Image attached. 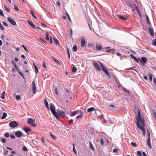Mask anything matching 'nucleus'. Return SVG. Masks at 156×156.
I'll list each match as a JSON object with an SVG mask.
<instances>
[{
    "instance_id": "1",
    "label": "nucleus",
    "mask_w": 156,
    "mask_h": 156,
    "mask_svg": "<svg viewBox=\"0 0 156 156\" xmlns=\"http://www.w3.org/2000/svg\"><path fill=\"white\" fill-rule=\"evenodd\" d=\"M138 116L139 120L142 126L140 125V123L137 121L136 122V125L138 128L142 130L144 136H145V131L144 127L145 126V123L144 122V120L143 118H142L140 111L139 109L138 110Z\"/></svg>"
},
{
    "instance_id": "2",
    "label": "nucleus",
    "mask_w": 156,
    "mask_h": 156,
    "mask_svg": "<svg viewBox=\"0 0 156 156\" xmlns=\"http://www.w3.org/2000/svg\"><path fill=\"white\" fill-rule=\"evenodd\" d=\"M50 110L54 116L57 119H58L59 115H58L55 111V107L53 104L50 103Z\"/></svg>"
},
{
    "instance_id": "3",
    "label": "nucleus",
    "mask_w": 156,
    "mask_h": 156,
    "mask_svg": "<svg viewBox=\"0 0 156 156\" xmlns=\"http://www.w3.org/2000/svg\"><path fill=\"white\" fill-rule=\"evenodd\" d=\"M99 64H100L101 67L102 68V69L104 72L107 75V76L110 78L111 76L110 74L107 70V68L105 67L104 65L101 62H99Z\"/></svg>"
},
{
    "instance_id": "4",
    "label": "nucleus",
    "mask_w": 156,
    "mask_h": 156,
    "mask_svg": "<svg viewBox=\"0 0 156 156\" xmlns=\"http://www.w3.org/2000/svg\"><path fill=\"white\" fill-rule=\"evenodd\" d=\"M99 64H100L101 67L102 68V69L104 72L107 75V76L110 78L111 76L110 74L107 70V68L105 67L104 65L101 62H99Z\"/></svg>"
},
{
    "instance_id": "5",
    "label": "nucleus",
    "mask_w": 156,
    "mask_h": 156,
    "mask_svg": "<svg viewBox=\"0 0 156 156\" xmlns=\"http://www.w3.org/2000/svg\"><path fill=\"white\" fill-rule=\"evenodd\" d=\"M99 64H100L101 67L102 68V69L104 72L107 75V76L110 78L111 76L110 74L107 70V68L105 67L104 65L101 62H99Z\"/></svg>"
},
{
    "instance_id": "6",
    "label": "nucleus",
    "mask_w": 156,
    "mask_h": 156,
    "mask_svg": "<svg viewBox=\"0 0 156 156\" xmlns=\"http://www.w3.org/2000/svg\"><path fill=\"white\" fill-rule=\"evenodd\" d=\"M103 111H100L98 110H96L95 111V114L97 116L98 118H103V115L102 114V112Z\"/></svg>"
},
{
    "instance_id": "7",
    "label": "nucleus",
    "mask_w": 156,
    "mask_h": 156,
    "mask_svg": "<svg viewBox=\"0 0 156 156\" xmlns=\"http://www.w3.org/2000/svg\"><path fill=\"white\" fill-rule=\"evenodd\" d=\"M18 124L16 121H12L9 123V126L12 128H15L18 126Z\"/></svg>"
},
{
    "instance_id": "8",
    "label": "nucleus",
    "mask_w": 156,
    "mask_h": 156,
    "mask_svg": "<svg viewBox=\"0 0 156 156\" xmlns=\"http://www.w3.org/2000/svg\"><path fill=\"white\" fill-rule=\"evenodd\" d=\"M7 20L9 22L11 23L12 25L15 26L16 25V22L10 17H7Z\"/></svg>"
},
{
    "instance_id": "9",
    "label": "nucleus",
    "mask_w": 156,
    "mask_h": 156,
    "mask_svg": "<svg viewBox=\"0 0 156 156\" xmlns=\"http://www.w3.org/2000/svg\"><path fill=\"white\" fill-rule=\"evenodd\" d=\"M93 64L97 70L98 71H100L101 70V69L99 67L98 64L97 62L94 61L93 62Z\"/></svg>"
},
{
    "instance_id": "10",
    "label": "nucleus",
    "mask_w": 156,
    "mask_h": 156,
    "mask_svg": "<svg viewBox=\"0 0 156 156\" xmlns=\"http://www.w3.org/2000/svg\"><path fill=\"white\" fill-rule=\"evenodd\" d=\"M32 87L33 92L34 94H35L36 90V87L34 81H32Z\"/></svg>"
},
{
    "instance_id": "11",
    "label": "nucleus",
    "mask_w": 156,
    "mask_h": 156,
    "mask_svg": "<svg viewBox=\"0 0 156 156\" xmlns=\"http://www.w3.org/2000/svg\"><path fill=\"white\" fill-rule=\"evenodd\" d=\"M85 44V40L84 38L81 37V39L80 45L81 47H83Z\"/></svg>"
},
{
    "instance_id": "12",
    "label": "nucleus",
    "mask_w": 156,
    "mask_h": 156,
    "mask_svg": "<svg viewBox=\"0 0 156 156\" xmlns=\"http://www.w3.org/2000/svg\"><path fill=\"white\" fill-rule=\"evenodd\" d=\"M76 112V114H78L79 113H80V115H79L78 116H77L76 117V118L77 119H79V118H80L81 117H82L83 116V113H82V112L81 111H79V110H76V111H75Z\"/></svg>"
},
{
    "instance_id": "13",
    "label": "nucleus",
    "mask_w": 156,
    "mask_h": 156,
    "mask_svg": "<svg viewBox=\"0 0 156 156\" xmlns=\"http://www.w3.org/2000/svg\"><path fill=\"white\" fill-rule=\"evenodd\" d=\"M35 121V119L31 118L28 119L27 121V122L28 123V124H31L32 123H33Z\"/></svg>"
},
{
    "instance_id": "14",
    "label": "nucleus",
    "mask_w": 156,
    "mask_h": 156,
    "mask_svg": "<svg viewBox=\"0 0 156 156\" xmlns=\"http://www.w3.org/2000/svg\"><path fill=\"white\" fill-rule=\"evenodd\" d=\"M15 135L16 137H20L22 136V133L21 131H18L15 133Z\"/></svg>"
},
{
    "instance_id": "15",
    "label": "nucleus",
    "mask_w": 156,
    "mask_h": 156,
    "mask_svg": "<svg viewBox=\"0 0 156 156\" xmlns=\"http://www.w3.org/2000/svg\"><path fill=\"white\" fill-rule=\"evenodd\" d=\"M58 112L61 116L63 117H64L66 116L65 112L63 111L58 110Z\"/></svg>"
},
{
    "instance_id": "16",
    "label": "nucleus",
    "mask_w": 156,
    "mask_h": 156,
    "mask_svg": "<svg viewBox=\"0 0 156 156\" xmlns=\"http://www.w3.org/2000/svg\"><path fill=\"white\" fill-rule=\"evenodd\" d=\"M147 145L150 149H151L152 146L151 143V138L148 137L147 139Z\"/></svg>"
},
{
    "instance_id": "17",
    "label": "nucleus",
    "mask_w": 156,
    "mask_h": 156,
    "mask_svg": "<svg viewBox=\"0 0 156 156\" xmlns=\"http://www.w3.org/2000/svg\"><path fill=\"white\" fill-rule=\"evenodd\" d=\"M96 47L98 51H101V46L100 44H96Z\"/></svg>"
},
{
    "instance_id": "18",
    "label": "nucleus",
    "mask_w": 156,
    "mask_h": 156,
    "mask_svg": "<svg viewBox=\"0 0 156 156\" xmlns=\"http://www.w3.org/2000/svg\"><path fill=\"white\" fill-rule=\"evenodd\" d=\"M12 64L14 66L16 69V70L19 71V69H18V67H17V65H16V63L14 62V61L13 60H12Z\"/></svg>"
},
{
    "instance_id": "19",
    "label": "nucleus",
    "mask_w": 156,
    "mask_h": 156,
    "mask_svg": "<svg viewBox=\"0 0 156 156\" xmlns=\"http://www.w3.org/2000/svg\"><path fill=\"white\" fill-rule=\"evenodd\" d=\"M149 32L151 36L153 37L154 35V34L152 29L151 28H149Z\"/></svg>"
},
{
    "instance_id": "20",
    "label": "nucleus",
    "mask_w": 156,
    "mask_h": 156,
    "mask_svg": "<svg viewBox=\"0 0 156 156\" xmlns=\"http://www.w3.org/2000/svg\"><path fill=\"white\" fill-rule=\"evenodd\" d=\"M24 129L26 133H27L31 131V129L30 127H24Z\"/></svg>"
},
{
    "instance_id": "21",
    "label": "nucleus",
    "mask_w": 156,
    "mask_h": 156,
    "mask_svg": "<svg viewBox=\"0 0 156 156\" xmlns=\"http://www.w3.org/2000/svg\"><path fill=\"white\" fill-rule=\"evenodd\" d=\"M28 22L29 24L32 27H33L34 29H35V26L33 24V23H32V22L30 21L29 20H28Z\"/></svg>"
},
{
    "instance_id": "22",
    "label": "nucleus",
    "mask_w": 156,
    "mask_h": 156,
    "mask_svg": "<svg viewBox=\"0 0 156 156\" xmlns=\"http://www.w3.org/2000/svg\"><path fill=\"white\" fill-rule=\"evenodd\" d=\"M33 65L34 66V68L36 73H38V68H37V66L35 64L34 62H33Z\"/></svg>"
},
{
    "instance_id": "23",
    "label": "nucleus",
    "mask_w": 156,
    "mask_h": 156,
    "mask_svg": "<svg viewBox=\"0 0 156 156\" xmlns=\"http://www.w3.org/2000/svg\"><path fill=\"white\" fill-rule=\"evenodd\" d=\"M147 58L145 57H142L141 58V62H143V63H145L147 61Z\"/></svg>"
},
{
    "instance_id": "24",
    "label": "nucleus",
    "mask_w": 156,
    "mask_h": 156,
    "mask_svg": "<svg viewBox=\"0 0 156 156\" xmlns=\"http://www.w3.org/2000/svg\"><path fill=\"white\" fill-rule=\"evenodd\" d=\"M73 151L74 153L76 154H77V153L75 147V145L74 144H73Z\"/></svg>"
},
{
    "instance_id": "25",
    "label": "nucleus",
    "mask_w": 156,
    "mask_h": 156,
    "mask_svg": "<svg viewBox=\"0 0 156 156\" xmlns=\"http://www.w3.org/2000/svg\"><path fill=\"white\" fill-rule=\"evenodd\" d=\"M94 109L93 107L90 108L88 109L87 110V112H92L94 110Z\"/></svg>"
},
{
    "instance_id": "26",
    "label": "nucleus",
    "mask_w": 156,
    "mask_h": 156,
    "mask_svg": "<svg viewBox=\"0 0 156 156\" xmlns=\"http://www.w3.org/2000/svg\"><path fill=\"white\" fill-rule=\"evenodd\" d=\"M7 116V114L5 112H4L1 118V119H5Z\"/></svg>"
},
{
    "instance_id": "27",
    "label": "nucleus",
    "mask_w": 156,
    "mask_h": 156,
    "mask_svg": "<svg viewBox=\"0 0 156 156\" xmlns=\"http://www.w3.org/2000/svg\"><path fill=\"white\" fill-rule=\"evenodd\" d=\"M4 6L5 10L7 12H10V9L9 8L7 7L5 4L4 5Z\"/></svg>"
},
{
    "instance_id": "28",
    "label": "nucleus",
    "mask_w": 156,
    "mask_h": 156,
    "mask_svg": "<svg viewBox=\"0 0 156 156\" xmlns=\"http://www.w3.org/2000/svg\"><path fill=\"white\" fill-rule=\"evenodd\" d=\"M30 13H31V14L33 16L35 19H37V17H36V16H35V15L34 14V12L32 10H30Z\"/></svg>"
},
{
    "instance_id": "29",
    "label": "nucleus",
    "mask_w": 156,
    "mask_h": 156,
    "mask_svg": "<svg viewBox=\"0 0 156 156\" xmlns=\"http://www.w3.org/2000/svg\"><path fill=\"white\" fill-rule=\"evenodd\" d=\"M73 51L75 52H76L77 50V47L76 45H75L73 46Z\"/></svg>"
},
{
    "instance_id": "30",
    "label": "nucleus",
    "mask_w": 156,
    "mask_h": 156,
    "mask_svg": "<svg viewBox=\"0 0 156 156\" xmlns=\"http://www.w3.org/2000/svg\"><path fill=\"white\" fill-rule=\"evenodd\" d=\"M146 20H147V23L149 25H150L151 24V23L149 21V18L147 15H146Z\"/></svg>"
},
{
    "instance_id": "31",
    "label": "nucleus",
    "mask_w": 156,
    "mask_h": 156,
    "mask_svg": "<svg viewBox=\"0 0 156 156\" xmlns=\"http://www.w3.org/2000/svg\"><path fill=\"white\" fill-rule=\"evenodd\" d=\"M149 78H150V80L151 82L152 81V77L153 75L152 74L150 73L149 74Z\"/></svg>"
},
{
    "instance_id": "32",
    "label": "nucleus",
    "mask_w": 156,
    "mask_h": 156,
    "mask_svg": "<svg viewBox=\"0 0 156 156\" xmlns=\"http://www.w3.org/2000/svg\"><path fill=\"white\" fill-rule=\"evenodd\" d=\"M77 68L75 67H73L72 69V71L73 73H75L76 72Z\"/></svg>"
},
{
    "instance_id": "33",
    "label": "nucleus",
    "mask_w": 156,
    "mask_h": 156,
    "mask_svg": "<svg viewBox=\"0 0 156 156\" xmlns=\"http://www.w3.org/2000/svg\"><path fill=\"white\" fill-rule=\"evenodd\" d=\"M89 144L90 145V147L91 148V149L92 150H94V148L93 146V145L91 143V142H90L89 143Z\"/></svg>"
},
{
    "instance_id": "34",
    "label": "nucleus",
    "mask_w": 156,
    "mask_h": 156,
    "mask_svg": "<svg viewBox=\"0 0 156 156\" xmlns=\"http://www.w3.org/2000/svg\"><path fill=\"white\" fill-rule=\"evenodd\" d=\"M152 44L155 46H156V39H154L152 41Z\"/></svg>"
},
{
    "instance_id": "35",
    "label": "nucleus",
    "mask_w": 156,
    "mask_h": 156,
    "mask_svg": "<svg viewBox=\"0 0 156 156\" xmlns=\"http://www.w3.org/2000/svg\"><path fill=\"white\" fill-rule=\"evenodd\" d=\"M118 16H119V18L122 20H126L127 19L126 18H124L121 15H119Z\"/></svg>"
},
{
    "instance_id": "36",
    "label": "nucleus",
    "mask_w": 156,
    "mask_h": 156,
    "mask_svg": "<svg viewBox=\"0 0 156 156\" xmlns=\"http://www.w3.org/2000/svg\"><path fill=\"white\" fill-rule=\"evenodd\" d=\"M5 91H3L2 93V96L1 97V98H2V99H4L5 98Z\"/></svg>"
},
{
    "instance_id": "37",
    "label": "nucleus",
    "mask_w": 156,
    "mask_h": 156,
    "mask_svg": "<svg viewBox=\"0 0 156 156\" xmlns=\"http://www.w3.org/2000/svg\"><path fill=\"white\" fill-rule=\"evenodd\" d=\"M50 136L54 140L56 138V137L55 136L53 135L52 133H50Z\"/></svg>"
},
{
    "instance_id": "38",
    "label": "nucleus",
    "mask_w": 156,
    "mask_h": 156,
    "mask_svg": "<svg viewBox=\"0 0 156 156\" xmlns=\"http://www.w3.org/2000/svg\"><path fill=\"white\" fill-rule=\"evenodd\" d=\"M0 29L2 30H4V28L3 27V26L2 25V24L0 22Z\"/></svg>"
},
{
    "instance_id": "39",
    "label": "nucleus",
    "mask_w": 156,
    "mask_h": 156,
    "mask_svg": "<svg viewBox=\"0 0 156 156\" xmlns=\"http://www.w3.org/2000/svg\"><path fill=\"white\" fill-rule=\"evenodd\" d=\"M101 144V146H103L104 144V142L102 139L101 138L100 139Z\"/></svg>"
},
{
    "instance_id": "40",
    "label": "nucleus",
    "mask_w": 156,
    "mask_h": 156,
    "mask_svg": "<svg viewBox=\"0 0 156 156\" xmlns=\"http://www.w3.org/2000/svg\"><path fill=\"white\" fill-rule=\"evenodd\" d=\"M54 40L55 41V44H57V45H58V44H59V41H58L57 39H55V38H54Z\"/></svg>"
},
{
    "instance_id": "41",
    "label": "nucleus",
    "mask_w": 156,
    "mask_h": 156,
    "mask_svg": "<svg viewBox=\"0 0 156 156\" xmlns=\"http://www.w3.org/2000/svg\"><path fill=\"white\" fill-rule=\"evenodd\" d=\"M42 66L44 68L46 69L47 68V66L46 65L45 63L44 62H43Z\"/></svg>"
},
{
    "instance_id": "42",
    "label": "nucleus",
    "mask_w": 156,
    "mask_h": 156,
    "mask_svg": "<svg viewBox=\"0 0 156 156\" xmlns=\"http://www.w3.org/2000/svg\"><path fill=\"white\" fill-rule=\"evenodd\" d=\"M46 39L47 40H48L49 41V34H48V33H46Z\"/></svg>"
},
{
    "instance_id": "43",
    "label": "nucleus",
    "mask_w": 156,
    "mask_h": 156,
    "mask_svg": "<svg viewBox=\"0 0 156 156\" xmlns=\"http://www.w3.org/2000/svg\"><path fill=\"white\" fill-rule=\"evenodd\" d=\"M19 73H20V75L23 77V79L24 80L25 78H24V77L23 76V73L20 71H19Z\"/></svg>"
},
{
    "instance_id": "44",
    "label": "nucleus",
    "mask_w": 156,
    "mask_h": 156,
    "mask_svg": "<svg viewBox=\"0 0 156 156\" xmlns=\"http://www.w3.org/2000/svg\"><path fill=\"white\" fill-rule=\"evenodd\" d=\"M8 153V150H5L4 151V154L5 155H6Z\"/></svg>"
},
{
    "instance_id": "45",
    "label": "nucleus",
    "mask_w": 156,
    "mask_h": 156,
    "mask_svg": "<svg viewBox=\"0 0 156 156\" xmlns=\"http://www.w3.org/2000/svg\"><path fill=\"white\" fill-rule=\"evenodd\" d=\"M131 144L133 146L135 147H136L137 146V144L136 143L133 142H131Z\"/></svg>"
},
{
    "instance_id": "46",
    "label": "nucleus",
    "mask_w": 156,
    "mask_h": 156,
    "mask_svg": "<svg viewBox=\"0 0 156 156\" xmlns=\"http://www.w3.org/2000/svg\"><path fill=\"white\" fill-rule=\"evenodd\" d=\"M137 154L138 156H142L141 153L140 151H137Z\"/></svg>"
},
{
    "instance_id": "47",
    "label": "nucleus",
    "mask_w": 156,
    "mask_h": 156,
    "mask_svg": "<svg viewBox=\"0 0 156 156\" xmlns=\"http://www.w3.org/2000/svg\"><path fill=\"white\" fill-rule=\"evenodd\" d=\"M44 104L45 106L48 105V103L46 99L44 101Z\"/></svg>"
},
{
    "instance_id": "48",
    "label": "nucleus",
    "mask_w": 156,
    "mask_h": 156,
    "mask_svg": "<svg viewBox=\"0 0 156 156\" xmlns=\"http://www.w3.org/2000/svg\"><path fill=\"white\" fill-rule=\"evenodd\" d=\"M23 47L24 48V49L25 50V51H26V52H27L28 51L27 49V48L23 44L22 45Z\"/></svg>"
},
{
    "instance_id": "49",
    "label": "nucleus",
    "mask_w": 156,
    "mask_h": 156,
    "mask_svg": "<svg viewBox=\"0 0 156 156\" xmlns=\"http://www.w3.org/2000/svg\"><path fill=\"white\" fill-rule=\"evenodd\" d=\"M76 112L75 111L73 112H72L71 113V116H74L75 115H76Z\"/></svg>"
},
{
    "instance_id": "50",
    "label": "nucleus",
    "mask_w": 156,
    "mask_h": 156,
    "mask_svg": "<svg viewBox=\"0 0 156 156\" xmlns=\"http://www.w3.org/2000/svg\"><path fill=\"white\" fill-rule=\"evenodd\" d=\"M55 94H57V95H58V90H57V87H55Z\"/></svg>"
},
{
    "instance_id": "51",
    "label": "nucleus",
    "mask_w": 156,
    "mask_h": 156,
    "mask_svg": "<svg viewBox=\"0 0 156 156\" xmlns=\"http://www.w3.org/2000/svg\"><path fill=\"white\" fill-rule=\"evenodd\" d=\"M0 15L3 16H4V15L3 13V12L2 10L1 9H0Z\"/></svg>"
},
{
    "instance_id": "52",
    "label": "nucleus",
    "mask_w": 156,
    "mask_h": 156,
    "mask_svg": "<svg viewBox=\"0 0 156 156\" xmlns=\"http://www.w3.org/2000/svg\"><path fill=\"white\" fill-rule=\"evenodd\" d=\"M23 150L25 151H27V148L26 147H24L23 148Z\"/></svg>"
},
{
    "instance_id": "53",
    "label": "nucleus",
    "mask_w": 156,
    "mask_h": 156,
    "mask_svg": "<svg viewBox=\"0 0 156 156\" xmlns=\"http://www.w3.org/2000/svg\"><path fill=\"white\" fill-rule=\"evenodd\" d=\"M14 9L17 11H19L20 10L18 8V7L16 5H14Z\"/></svg>"
},
{
    "instance_id": "54",
    "label": "nucleus",
    "mask_w": 156,
    "mask_h": 156,
    "mask_svg": "<svg viewBox=\"0 0 156 156\" xmlns=\"http://www.w3.org/2000/svg\"><path fill=\"white\" fill-rule=\"evenodd\" d=\"M147 134L148 137H150V132L149 131L148 129H147Z\"/></svg>"
},
{
    "instance_id": "55",
    "label": "nucleus",
    "mask_w": 156,
    "mask_h": 156,
    "mask_svg": "<svg viewBox=\"0 0 156 156\" xmlns=\"http://www.w3.org/2000/svg\"><path fill=\"white\" fill-rule=\"evenodd\" d=\"M21 98V97L19 95H17L16 96V98L17 100H19Z\"/></svg>"
},
{
    "instance_id": "56",
    "label": "nucleus",
    "mask_w": 156,
    "mask_h": 156,
    "mask_svg": "<svg viewBox=\"0 0 156 156\" xmlns=\"http://www.w3.org/2000/svg\"><path fill=\"white\" fill-rule=\"evenodd\" d=\"M67 52L68 53V57H69V59L70 58V55L69 51V49L68 48H67Z\"/></svg>"
},
{
    "instance_id": "57",
    "label": "nucleus",
    "mask_w": 156,
    "mask_h": 156,
    "mask_svg": "<svg viewBox=\"0 0 156 156\" xmlns=\"http://www.w3.org/2000/svg\"><path fill=\"white\" fill-rule=\"evenodd\" d=\"M1 140H2V141L3 143H5L6 142L5 139L4 138H2L1 139Z\"/></svg>"
},
{
    "instance_id": "58",
    "label": "nucleus",
    "mask_w": 156,
    "mask_h": 156,
    "mask_svg": "<svg viewBox=\"0 0 156 156\" xmlns=\"http://www.w3.org/2000/svg\"><path fill=\"white\" fill-rule=\"evenodd\" d=\"M3 25L4 26H6V27H8V25L7 24L6 22H4V21L3 22Z\"/></svg>"
},
{
    "instance_id": "59",
    "label": "nucleus",
    "mask_w": 156,
    "mask_h": 156,
    "mask_svg": "<svg viewBox=\"0 0 156 156\" xmlns=\"http://www.w3.org/2000/svg\"><path fill=\"white\" fill-rule=\"evenodd\" d=\"M41 141L44 143H45V141L44 140V138L43 137H42L41 138Z\"/></svg>"
},
{
    "instance_id": "60",
    "label": "nucleus",
    "mask_w": 156,
    "mask_h": 156,
    "mask_svg": "<svg viewBox=\"0 0 156 156\" xmlns=\"http://www.w3.org/2000/svg\"><path fill=\"white\" fill-rule=\"evenodd\" d=\"M9 134L8 133H6L5 134V136L6 137H8L9 136Z\"/></svg>"
},
{
    "instance_id": "61",
    "label": "nucleus",
    "mask_w": 156,
    "mask_h": 156,
    "mask_svg": "<svg viewBox=\"0 0 156 156\" xmlns=\"http://www.w3.org/2000/svg\"><path fill=\"white\" fill-rule=\"evenodd\" d=\"M73 122V120L72 119L70 120L69 121V123L70 124H72Z\"/></svg>"
},
{
    "instance_id": "62",
    "label": "nucleus",
    "mask_w": 156,
    "mask_h": 156,
    "mask_svg": "<svg viewBox=\"0 0 156 156\" xmlns=\"http://www.w3.org/2000/svg\"><path fill=\"white\" fill-rule=\"evenodd\" d=\"M153 114L155 118H156V112L154 111H153Z\"/></svg>"
},
{
    "instance_id": "63",
    "label": "nucleus",
    "mask_w": 156,
    "mask_h": 156,
    "mask_svg": "<svg viewBox=\"0 0 156 156\" xmlns=\"http://www.w3.org/2000/svg\"><path fill=\"white\" fill-rule=\"evenodd\" d=\"M31 125L34 127H35L37 126V125L34 123H32L31 124Z\"/></svg>"
},
{
    "instance_id": "64",
    "label": "nucleus",
    "mask_w": 156,
    "mask_h": 156,
    "mask_svg": "<svg viewBox=\"0 0 156 156\" xmlns=\"http://www.w3.org/2000/svg\"><path fill=\"white\" fill-rule=\"evenodd\" d=\"M154 85L155 86H156V79L155 78H154Z\"/></svg>"
}]
</instances>
